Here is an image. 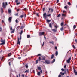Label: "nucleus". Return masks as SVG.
Listing matches in <instances>:
<instances>
[{
  "label": "nucleus",
  "instance_id": "obj_8",
  "mask_svg": "<svg viewBox=\"0 0 77 77\" xmlns=\"http://www.w3.org/2000/svg\"><path fill=\"white\" fill-rule=\"evenodd\" d=\"M5 40H4L3 41V42H2V43H1L0 44V45H4V44H5Z\"/></svg>",
  "mask_w": 77,
  "mask_h": 77
},
{
  "label": "nucleus",
  "instance_id": "obj_31",
  "mask_svg": "<svg viewBox=\"0 0 77 77\" xmlns=\"http://www.w3.org/2000/svg\"><path fill=\"white\" fill-rule=\"evenodd\" d=\"M72 47H73V48H74V49H75L76 47H75V46H74V45H73Z\"/></svg>",
  "mask_w": 77,
  "mask_h": 77
},
{
  "label": "nucleus",
  "instance_id": "obj_58",
  "mask_svg": "<svg viewBox=\"0 0 77 77\" xmlns=\"http://www.w3.org/2000/svg\"><path fill=\"white\" fill-rule=\"evenodd\" d=\"M54 27L56 28V29H57V27L56 26H55Z\"/></svg>",
  "mask_w": 77,
  "mask_h": 77
},
{
  "label": "nucleus",
  "instance_id": "obj_42",
  "mask_svg": "<svg viewBox=\"0 0 77 77\" xmlns=\"http://www.w3.org/2000/svg\"><path fill=\"white\" fill-rule=\"evenodd\" d=\"M3 39H2V38H1V42H3Z\"/></svg>",
  "mask_w": 77,
  "mask_h": 77
},
{
  "label": "nucleus",
  "instance_id": "obj_15",
  "mask_svg": "<svg viewBox=\"0 0 77 77\" xmlns=\"http://www.w3.org/2000/svg\"><path fill=\"white\" fill-rule=\"evenodd\" d=\"M60 74H61L62 75H64V74H65V73H62V72H61Z\"/></svg>",
  "mask_w": 77,
  "mask_h": 77
},
{
  "label": "nucleus",
  "instance_id": "obj_16",
  "mask_svg": "<svg viewBox=\"0 0 77 77\" xmlns=\"http://www.w3.org/2000/svg\"><path fill=\"white\" fill-rule=\"evenodd\" d=\"M56 56H57L58 55V52L57 51H56L55 53Z\"/></svg>",
  "mask_w": 77,
  "mask_h": 77
},
{
  "label": "nucleus",
  "instance_id": "obj_5",
  "mask_svg": "<svg viewBox=\"0 0 77 77\" xmlns=\"http://www.w3.org/2000/svg\"><path fill=\"white\" fill-rule=\"evenodd\" d=\"M45 62L47 64H50V60H45Z\"/></svg>",
  "mask_w": 77,
  "mask_h": 77
},
{
  "label": "nucleus",
  "instance_id": "obj_35",
  "mask_svg": "<svg viewBox=\"0 0 77 77\" xmlns=\"http://www.w3.org/2000/svg\"><path fill=\"white\" fill-rule=\"evenodd\" d=\"M23 30L21 31V32H20V35H21V34H22V33H23Z\"/></svg>",
  "mask_w": 77,
  "mask_h": 77
},
{
  "label": "nucleus",
  "instance_id": "obj_52",
  "mask_svg": "<svg viewBox=\"0 0 77 77\" xmlns=\"http://www.w3.org/2000/svg\"><path fill=\"white\" fill-rule=\"evenodd\" d=\"M8 63L9 66H11V62H9Z\"/></svg>",
  "mask_w": 77,
  "mask_h": 77
},
{
  "label": "nucleus",
  "instance_id": "obj_57",
  "mask_svg": "<svg viewBox=\"0 0 77 77\" xmlns=\"http://www.w3.org/2000/svg\"><path fill=\"white\" fill-rule=\"evenodd\" d=\"M43 11H45V8H43Z\"/></svg>",
  "mask_w": 77,
  "mask_h": 77
},
{
  "label": "nucleus",
  "instance_id": "obj_18",
  "mask_svg": "<svg viewBox=\"0 0 77 77\" xmlns=\"http://www.w3.org/2000/svg\"><path fill=\"white\" fill-rule=\"evenodd\" d=\"M62 15L63 17H66V14H64L63 13Z\"/></svg>",
  "mask_w": 77,
  "mask_h": 77
},
{
  "label": "nucleus",
  "instance_id": "obj_43",
  "mask_svg": "<svg viewBox=\"0 0 77 77\" xmlns=\"http://www.w3.org/2000/svg\"><path fill=\"white\" fill-rule=\"evenodd\" d=\"M36 15H37V16L38 17L39 16V13H37L36 14Z\"/></svg>",
  "mask_w": 77,
  "mask_h": 77
},
{
  "label": "nucleus",
  "instance_id": "obj_23",
  "mask_svg": "<svg viewBox=\"0 0 77 77\" xmlns=\"http://www.w3.org/2000/svg\"><path fill=\"white\" fill-rule=\"evenodd\" d=\"M49 27H51V28H52V25H51V23H50L49 24Z\"/></svg>",
  "mask_w": 77,
  "mask_h": 77
},
{
  "label": "nucleus",
  "instance_id": "obj_9",
  "mask_svg": "<svg viewBox=\"0 0 77 77\" xmlns=\"http://www.w3.org/2000/svg\"><path fill=\"white\" fill-rule=\"evenodd\" d=\"M49 10L51 12H53V9L52 8H49Z\"/></svg>",
  "mask_w": 77,
  "mask_h": 77
},
{
  "label": "nucleus",
  "instance_id": "obj_25",
  "mask_svg": "<svg viewBox=\"0 0 77 77\" xmlns=\"http://www.w3.org/2000/svg\"><path fill=\"white\" fill-rule=\"evenodd\" d=\"M38 69L40 71L41 69V67H38Z\"/></svg>",
  "mask_w": 77,
  "mask_h": 77
},
{
  "label": "nucleus",
  "instance_id": "obj_59",
  "mask_svg": "<svg viewBox=\"0 0 77 77\" xmlns=\"http://www.w3.org/2000/svg\"><path fill=\"white\" fill-rule=\"evenodd\" d=\"M21 57H18V59H21Z\"/></svg>",
  "mask_w": 77,
  "mask_h": 77
},
{
  "label": "nucleus",
  "instance_id": "obj_2",
  "mask_svg": "<svg viewBox=\"0 0 77 77\" xmlns=\"http://www.w3.org/2000/svg\"><path fill=\"white\" fill-rule=\"evenodd\" d=\"M71 58L70 57L69 58L68 60H67L66 61V62L67 63H69L70 61H71Z\"/></svg>",
  "mask_w": 77,
  "mask_h": 77
},
{
  "label": "nucleus",
  "instance_id": "obj_3",
  "mask_svg": "<svg viewBox=\"0 0 77 77\" xmlns=\"http://www.w3.org/2000/svg\"><path fill=\"white\" fill-rule=\"evenodd\" d=\"M45 33L44 32H40L39 33V36H42V35H44Z\"/></svg>",
  "mask_w": 77,
  "mask_h": 77
},
{
  "label": "nucleus",
  "instance_id": "obj_10",
  "mask_svg": "<svg viewBox=\"0 0 77 77\" xmlns=\"http://www.w3.org/2000/svg\"><path fill=\"white\" fill-rule=\"evenodd\" d=\"M2 5H3V7H4V8H5L6 6H5V2H3V3Z\"/></svg>",
  "mask_w": 77,
  "mask_h": 77
},
{
  "label": "nucleus",
  "instance_id": "obj_45",
  "mask_svg": "<svg viewBox=\"0 0 77 77\" xmlns=\"http://www.w3.org/2000/svg\"><path fill=\"white\" fill-rule=\"evenodd\" d=\"M7 5H8V3H7V2H5V6H7Z\"/></svg>",
  "mask_w": 77,
  "mask_h": 77
},
{
  "label": "nucleus",
  "instance_id": "obj_38",
  "mask_svg": "<svg viewBox=\"0 0 77 77\" xmlns=\"http://www.w3.org/2000/svg\"><path fill=\"white\" fill-rule=\"evenodd\" d=\"M25 66H26V68H28V65H26Z\"/></svg>",
  "mask_w": 77,
  "mask_h": 77
},
{
  "label": "nucleus",
  "instance_id": "obj_37",
  "mask_svg": "<svg viewBox=\"0 0 77 77\" xmlns=\"http://www.w3.org/2000/svg\"><path fill=\"white\" fill-rule=\"evenodd\" d=\"M68 4L69 5H71V3H70L69 2H68Z\"/></svg>",
  "mask_w": 77,
  "mask_h": 77
},
{
  "label": "nucleus",
  "instance_id": "obj_62",
  "mask_svg": "<svg viewBox=\"0 0 77 77\" xmlns=\"http://www.w3.org/2000/svg\"><path fill=\"white\" fill-rule=\"evenodd\" d=\"M44 45V42H43L42 46H43V45Z\"/></svg>",
  "mask_w": 77,
  "mask_h": 77
},
{
  "label": "nucleus",
  "instance_id": "obj_48",
  "mask_svg": "<svg viewBox=\"0 0 77 77\" xmlns=\"http://www.w3.org/2000/svg\"><path fill=\"white\" fill-rule=\"evenodd\" d=\"M10 29L11 30H12V27H11L10 28Z\"/></svg>",
  "mask_w": 77,
  "mask_h": 77
},
{
  "label": "nucleus",
  "instance_id": "obj_24",
  "mask_svg": "<svg viewBox=\"0 0 77 77\" xmlns=\"http://www.w3.org/2000/svg\"><path fill=\"white\" fill-rule=\"evenodd\" d=\"M40 74H41V72H38L37 73V75H39Z\"/></svg>",
  "mask_w": 77,
  "mask_h": 77
},
{
  "label": "nucleus",
  "instance_id": "obj_49",
  "mask_svg": "<svg viewBox=\"0 0 77 77\" xmlns=\"http://www.w3.org/2000/svg\"><path fill=\"white\" fill-rule=\"evenodd\" d=\"M66 68V65H65L64 66V68Z\"/></svg>",
  "mask_w": 77,
  "mask_h": 77
},
{
  "label": "nucleus",
  "instance_id": "obj_1",
  "mask_svg": "<svg viewBox=\"0 0 77 77\" xmlns=\"http://www.w3.org/2000/svg\"><path fill=\"white\" fill-rule=\"evenodd\" d=\"M47 17H50V16H51V14H49L46 16V13H45L43 14V17L45 19H46V18H47Z\"/></svg>",
  "mask_w": 77,
  "mask_h": 77
},
{
  "label": "nucleus",
  "instance_id": "obj_34",
  "mask_svg": "<svg viewBox=\"0 0 77 77\" xmlns=\"http://www.w3.org/2000/svg\"><path fill=\"white\" fill-rule=\"evenodd\" d=\"M60 14H59L57 16V17L59 18V17H60Z\"/></svg>",
  "mask_w": 77,
  "mask_h": 77
},
{
  "label": "nucleus",
  "instance_id": "obj_12",
  "mask_svg": "<svg viewBox=\"0 0 77 77\" xmlns=\"http://www.w3.org/2000/svg\"><path fill=\"white\" fill-rule=\"evenodd\" d=\"M60 30L61 31H63V30H64V29H63V27L62 26L60 29Z\"/></svg>",
  "mask_w": 77,
  "mask_h": 77
},
{
  "label": "nucleus",
  "instance_id": "obj_4",
  "mask_svg": "<svg viewBox=\"0 0 77 77\" xmlns=\"http://www.w3.org/2000/svg\"><path fill=\"white\" fill-rule=\"evenodd\" d=\"M12 17H9L8 18V21L10 23H11V21H12Z\"/></svg>",
  "mask_w": 77,
  "mask_h": 77
},
{
  "label": "nucleus",
  "instance_id": "obj_50",
  "mask_svg": "<svg viewBox=\"0 0 77 77\" xmlns=\"http://www.w3.org/2000/svg\"><path fill=\"white\" fill-rule=\"evenodd\" d=\"M38 56H41V55L40 54H39L38 55Z\"/></svg>",
  "mask_w": 77,
  "mask_h": 77
},
{
  "label": "nucleus",
  "instance_id": "obj_27",
  "mask_svg": "<svg viewBox=\"0 0 77 77\" xmlns=\"http://www.w3.org/2000/svg\"><path fill=\"white\" fill-rule=\"evenodd\" d=\"M53 57H54V55L52 54V56H51V59H53Z\"/></svg>",
  "mask_w": 77,
  "mask_h": 77
},
{
  "label": "nucleus",
  "instance_id": "obj_64",
  "mask_svg": "<svg viewBox=\"0 0 77 77\" xmlns=\"http://www.w3.org/2000/svg\"><path fill=\"white\" fill-rule=\"evenodd\" d=\"M44 38L45 39H46V37H45V36H44Z\"/></svg>",
  "mask_w": 77,
  "mask_h": 77
},
{
  "label": "nucleus",
  "instance_id": "obj_63",
  "mask_svg": "<svg viewBox=\"0 0 77 77\" xmlns=\"http://www.w3.org/2000/svg\"><path fill=\"white\" fill-rule=\"evenodd\" d=\"M40 72H41V73H42V70H41L40 71Z\"/></svg>",
  "mask_w": 77,
  "mask_h": 77
},
{
  "label": "nucleus",
  "instance_id": "obj_26",
  "mask_svg": "<svg viewBox=\"0 0 77 77\" xmlns=\"http://www.w3.org/2000/svg\"><path fill=\"white\" fill-rule=\"evenodd\" d=\"M39 61V60H37L36 61V64H37L38 63V62Z\"/></svg>",
  "mask_w": 77,
  "mask_h": 77
},
{
  "label": "nucleus",
  "instance_id": "obj_47",
  "mask_svg": "<svg viewBox=\"0 0 77 77\" xmlns=\"http://www.w3.org/2000/svg\"><path fill=\"white\" fill-rule=\"evenodd\" d=\"M18 2V0H15V2L16 3H17V2Z\"/></svg>",
  "mask_w": 77,
  "mask_h": 77
},
{
  "label": "nucleus",
  "instance_id": "obj_29",
  "mask_svg": "<svg viewBox=\"0 0 77 77\" xmlns=\"http://www.w3.org/2000/svg\"><path fill=\"white\" fill-rule=\"evenodd\" d=\"M30 37V36L29 35H27V38H29Z\"/></svg>",
  "mask_w": 77,
  "mask_h": 77
},
{
  "label": "nucleus",
  "instance_id": "obj_33",
  "mask_svg": "<svg viewBox=\"0 0 77 77\" xmlns=\"http://www.w3.org/2000/svg\"><path fill=\"white\" fill-rule=\"evenodd\" d=\"M15 16H18V13H16L15 14Z\"/></svg>",
  "mask_w": 77,
  "mask_h": 77
},
{
  "label": "nucleus",
  "instance_id": "obj_11",
  "mask_svg": "<svg viewBox=\"0 0 77 77\" xmlns=\"http://www.w3.org/2000/svg\"><path fill=\"white\" fill-rule=\"evenodd\" d=\"M38 60L39 61H40L41 60H45V58H42V59H41V57H39V59Z\"/></svg>",
  "mask_w": 77,
  "mask_h": 77
},
{
  "label": "nucleus",
  "instance_id": "obj_56",
  "mask_svg": "<svg viewBox=\"0 0 77 77\" xmlns=\"http://www.w3.org/2000/svg\"><path fill=\"white\" fill-rule=\"evenodd\" d=\"M22 77H24V74H22Z\"/></svg>",
  "mask_w": 77,
  "mask_h": 77
},
{
  "label": "nucleus",
  "instance_id": "obj_19",
  "mask_svg": "<svg viewBox=\"0 0 77 77\" xmlns=\"http://www.w3.org/2000/svg\"><path fill=\"white\" fill-rule=\"evenodd\" d=\"M49 43H50V44H54V43L53 42V41H52L51 42H49Z\"/></svg>",
  "mask_w": 77,
  "mask_h": 77
},
{
  "label": "nucleus",
  "instance_id": "obj_14",
  "mask_svg": "<svg viewBox=\"0 0 77 77\" xmlns=\"http://www.w3.org/2000/svg\"><path fill=\"white\" fill-rule=\"evenodd\" d=\"M46 21H47L48 23H50V22L51 21V20H49L47 19L46 20Z\"/></svg>",
  "mask_w": 77,
  "mask_h": 77
},
{
  "label": "nucleus",
  "instance_id": "obj_51",
  "mask_svg": "<svg viewBox=\"0 0 77 77\" xmlns=\"http://www.w3.org/2000/svg\"><path fill=\"white\" fill-rule=\"evenodd\" d=\"M55 49L56 50H57V47L55 46Z\"/></svg>",
  "mask_w": 77,
  "mask_h": 77
},
{
  "label": "nucleus",
  "instance_id": "obj_17",
  "mask_svg": "<svg viewBox=\"0 0 77 77\" xmlns=\"http://www.w3.org/2000/svg\"><path fill=\"white\" fill-rule=\"evenodd\" d=\"M14 32H15V30H13L12 31H11V33H14Z\"/></svg>",
  "mask_w": 77,
  "mask_h": 77
},
{
  "label": "nucleus",
  "instance_id": "obj_55",
  "mask_svg": "<svg viewBox=\"0 0 77 77\" xmlns=\"http://www.w3.org/2000/svg\"><path fill=\"white\" fill-rule=\"evenodd\" d=\"M19 11H20V9H17V12H18Z\"/></svg>",
  "mask_w": 77,
  "mask_h": 77
},
{
  "label": "nucleus",
  "instance_id": "obj_53",
  "mask_svg": "<svg viewBox=\"0 0 77 77\" xmlns=\"http://www.w3.org/2000/svg\"><path fill=\"white\" fill-rule=\"evenodd\" d=\"M23 28H24V27H23V26H21V28H20V29H23Z\"/></svg>",
  "mask_w": 77,
  "mask_h": 77
},
{
  "label": "nucleus",
  "instance_id": "obj_61",
  "mask_svg": "<svg viewBox=\"0 0 77 77\" xmlns=\"http://www.w3.org/2000/svg\"><path fill=\"white\" fill-rule=\"evenodd\" d=\"M1 31H2V28H0V32H1Z\"/></svg>",
  "mask_w": 77,
  "mask_h": 77
},
{
  "label": "nucleus",
  "instance_id": "obj_46",
  "mask_svg": "<svg viewBox=\"0 0 77 77\" xmlns=\"http://www.w3.org/2000/svg\"><path fill=\"white\" fill-rule=\"evenodd\" d=\"M61 70L62 71H65L64 69H61Z\"/></svg>",
  "mask_w": 77,
  "mask_h": 77
},
{
  "label": "nucleus",
  "instance_id": "obj_13",
  "mask_svg": "<svg viewBox=\"0 0 77 77\" xmlns=\"http://www.w3.org/2000/svg\"><path fill=\"white\" fill-rule=\"evenodd\" d=\"M8 12L9 13V14L11 13V10L10 9H8Z\"/></svg>",
  "mask_w": 77,
  "mask_h": 77
},
{
  "label": "nucleus",
  "instance_id": "obj_20",
  "mask_svg": "<svg viewBox=\"0 0 77 77\" xmlns=\"http://www.w3.org/2000/svg\"><path fill=\"white\" fill-rule=\"evenodd\" d=\"M64 25V23H63V22H62L61 23V26L62 27V26H63Z\"/></svg>",
  "mask_w": 77,
  "mask_h": 77
},
{
  "label": "nucleus",
  "instance_id": "obj_28",
  "mask_svg": "<svg viewBox=\"0 0 77 77\" xmlns=\"http://www.w3.org/2000/svg\"><path fill=\"white\" fill-rule=\"evenodd\" d=\"M11 53H9L8 54V56H11Z\"/></svg>",
  "mask_w": 77,
  "mask_h": 77
},
{
  "label": "nucleus",
  "instance_id": "obj_32",
  "mask_svg": "<svg viewBox=\"0 0 77 77\" xmlns=\"http://www.w3.org/2000/svg\"><path fill=\"white\" fill-rule=\"evenodd\" d=\"M24 17V15H22L20 16V18H23Z\"/></svg>",
  "mask_w": 77,
  "mask_h": 77
},
{
  "label": "nucleus",
  "instance_id": "obj_39",
  "mask_svg": "<svg viewBox=\"0 0 77 77\" xmlns=\"http://www.w3.org/2000/svg\"><path fill=\"white\" fill-rule=\"evenodd\" d=\"M20 2L17 3L16 4L17 5H20Z\"/></svg>",
  "mask_w": 77,
  "mask_h": 77
},
{
  "label": "nucleus",
  "instance_id": "obj_6",
  "mask_svg": "<svg viewBox=\"0 0 77 77\" xmlns=\"http://www.w3.org/2000/svg\"><path fill=\"white\" fill-rule=\"evenodd\" d=\"M17 39H18V41H17V44H19L20 45V44L21 42L20 41V38H18Z\"/></svg>",
  "mask_w": 77,
  "mask_h": 77
},
{
  "label": "nucleus",
  "instance_id": "obj_60",
  "mask_svg": "<svg viewBox=\"0 0 77 77\" xmlns=\"http://www.w3.org/2000/svg\"><path fill=\"white\" fill-rule=\"evenodd\" d=\"M19 77H21V75H20V73H19Z\"/></svg>",
  "mask_w": 77,
  "mask_h": 77
},
{
  "label": "nucleus",
  "instance_id": "obj_30",
  "mask_svg": "<svg viewBox=\"0 0 77 77\" xmlns=\"http://www.w3.org/2000/svg\"><path fill=\"white\" fill-rule=\"evenodd\" d=\"M15 22L16 23H18V20L16 19L15 20Z\"/></svg>",
  "mask_w": 77,
  "mask_h": 77
},
{
  "label": "nucleus",
  "instance_id": "obj_22",
  "mask_svg": "<svg viewBox=\"0 0 77 77\" xmlns=\"http://www.w3.org/2000/svg\"><path fill=\"white\" fill-rule=\"evenodd\" d=\"M28 72H29V70H26V71L24 72L25 73H28Z\"/></svg>",
  "mask_w": 77,
  "mask_h": 77
},
{
  "label": "nucleus",
  "instance_id": "obj_40",
  "mask_svg": "<svg viewBox=\"0 0 77 77\" xmlns=\"http://www.w3.org/2000/svg\"><path fill=\"white\" fill-rule=\"evenodd\" d=\"M64 8L65 9H67L68 8V7H67V6H65L64 7Z\"/></svg>",
  "mask_w": 77,
  "mask_h": 77
},
{
  "label": "nucleus",
  "instance_id": "obj_54",
  "mask_svg": "<svg viewBox=\"0 0 77 77\" xmlns=\"http://www.w3.org/2000/svg\"><path fill=\"white\" fill-rule=\"evenodd\" d=\"M53 31H54V32H56V30L55 29H53Z\"/></svg>",
  "mask_w": 77,
  "mask_h": 77
},
{
  "label": "nucleus",
  "instance_id": "obj_41",
  "mask_svg": "<svg viewBox=\"0 0 77 77\" xmlns=\"http://www.w3.org/2000/svg\"><path fill=\"white\" fill-rule=\"evenodd\" d=\"M1 11H2V13H3V8H1Z\"/></svg>",
  "mask_w": 77,
  "mask_h": 77
},
{
  "label": "nucleus",
  "instance_id": "obj_44",
  "mask_svg": "<svg viewBox=\"0 0 77 77\" xmlns=\"http://www.w3.org/2000/svg\"><path fill=\"white\" fill-rule=\"evenodd\" d=\"M66 12V11H65V10H63V14H64V13H65Z\"/></svg>",
  "mask_w": 77,
  "mask_h": 77
},
{
  "label": "nucleus",
  "instance_id": "obj_36",
  "mask_svg": "<svg viewBox=\"0 0 77 77\" xmlns=\"http://www.w3.org/2000/svg\"><path fill=\"white\" fill-rule=\"evenodd\" d=\"M55 62V59H54L53 62H51L52 63H53V62Z\"/></svg>",
  "mask_w": 77,
  "mask_h": 77
},
{
  "label": "nucleus",
  "instance_id": "obj_21",
  "mask_svg": "<svg viewBox=\"0 0 77 77\" xmlns=\"http://www.w3.org/2000/svg\"><path fill=\"white\" fill-rule=\"evenodd\" d=\"M76 28V25H75L73 26V29H75Z\"/></svg>",
  "mask_w": 77,
  "mask_h": 77
},
{
  "label": "nucleus",
  "instance_id": "obj_7",
  "mask_svg": "<svg viewBox=\"0 0 77 77\" xmlns=\"http://www.w3.org/2000/svg\"><path fill=\"white\" fill-rule=\"evenodd\" d=\"M73 70H74V72L75 74V75H77V72L76 71V70H75V69L74 68H73Z\"/></svg>",
  "mask_w": 77,
  "mask_h": 77
}]
</instances>
